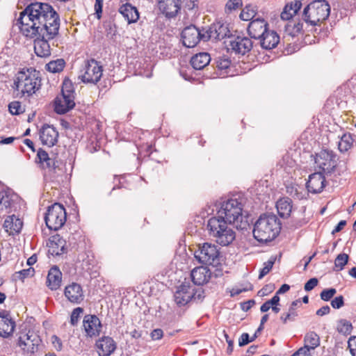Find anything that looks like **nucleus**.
Listing matches in <instances>:
<instances>
[{"label":"nucleus","instance_id":"obj_1","mask_svg":"<svg viewBox=\"0 0 356 356\" xmlns=\"http://www.w3.org/2000/svg\"><path fill=\"white\" fill-rule=\"evenodd\" d=\"M21 32L45 33L51 38L59 33L60 19L51 5L45 2L35 1L29 3L22 10L17 19Z\"/></svg>","mask_w":356,"mask_h":356},{"label":"nucleus","instance_id":"obj_2","mask_svg":"<svg viewBox=\"0 0 356 356\" xmlns=\"http://www.w3.org/2000/svg\"><path fill=\"white\" fill-rule=\"evenodd\" d=\"M245 199L243 197H232L220 202L217 217L208 220L207 229L210 236L222 246L229 245L235 239L234 231L227 224L242 221Z\"/></svg>","mask_w":356,"mask_h":356},{"label":"nucleus","instance_id":"obj_3","mask_svg":"<svg viewBox=\"0 0 356 356\" xmlns=\"http://www.w3.org/2000/svg\"><path fill=\"white\" fill-rule=\"evenodd\" d=\"M281 222L273 213L261 214L253 228L254 238L260 243L273 241L280 233Z\"/></svg>","mask_w":356,"mask_h":356},{"label":"nucleus","instance_id":"obj_4","mask_svg":"<svg viewBox=\"0 0 356 356\" xmlns=\"http://www.w3.org/2000/svg\"><path fill=\"white\" fill-rule=\"evenodd\" d=\"M330 6L326 0H314L305 7L302 19L305 29L311 28V31L316 32V26H320L329 17Z\"/></svg>","mask_w":356,"mask_h":356},{"label":"nucleus","instance_id":"obj_5","mask_svg":"<svg viewBox=\"0 0 356 356\" xmlns=\"http://www.w3.org/2000/svg\"><path fill=\"white\" fill-rule=\"evenodd\" d=\"M302 0H294L293 2L287 3L280 15L282 19L289 21L284 26V31L286 34L292 38L299 34H303L305 31H311V28L308 29H305V24L302 19V17H298L296 19L290 21L293 16L296 15L298 10L301 8L302 5Z\"/></svg>","mask_w":356,"mask_h":356},{"label":"nucleus","instance_id":"obj_6","mask_svg":"<svg viewBox=\"0 0 356 356\" xmlns=\"http://www.w3.org/2000/svg\"><path fill=\"white\" fill-rule=\"evenodd\" d=\"M41 79L38 76L36 71L30 72L20 71L16 75L13 88L17 92V97H29L32 96L40 88Z\"/></svg>","mask_w":356,"mask_h":356},{"label":"nucleus","instance_id":"obj_7","mask_svg":"<svg viewBox=\"0 0 356 356\" xmlns=\"http://www.w3.org/2000/svg\"><path fill=\"white\" fill-rule=\"evenodd\" d=\"M194 257L200 264L204 265L217 266L223 261L220 249L210 243L199 244L198 249L194 252Z\"/></svg>","mask_w":356,"mask_h":356},{"label":"nucleus","instance_id":"obj_8","mask_svg":"<svg viewBox=\"0 0 356 356\" xmlns=\"http://www.w3.org/2000/svg\"><path fill=\"white\" fill-rule=\"evenodd\" d=\"M66 220L67 213L62 204L56 202L48 207L44 221L49 229L58 230L65 225Z\"/></svg>","mask_w":356,"mask_h":356},{"label":"nucleus","instance_id":"obj_9","mask_svg":"<svg viewBox=\"0 0 356 356\" xmlns=\"http://www.w3.org/2000/svg\"><path fill=\"white\" fill-rule=\"evenodd\" d=\"M338 156L327 149H322L314 156V163L321 171L327 175H331L337 170Z\"/></svg>","mask_w":356,"mask_h":356},{"label":"nucleus","instance_id":"obj_10","mask_svg":"<svg viewBox=\"0 0 356 356\" xmlns=\"http://www.w3.org/2000/svg\"><path fill=\"white\" fill-rule=\"evenodd\" d=\"M35 163L40 164L43 170H47L52 181L63 173L62 168L59 167L58 161L51 158L49 154L42 148H39L35 157Z\"/></svg>","mask_w":356,"mask_h":356},{"label":"nucleus","instance_id":"obj_11","mask_svg":"<svg viewBox=\"0 0 356 356\" xmlns=\"http://www.w3.org/2000/svg\"><path fill=\"white\" fill-rule=\"evenodd\" d=\"M26 36L31 38H34V51L35 54L41 58H46L51 55V48L49 41L54 39L56 36L50 37L45 35L46 33L42 31H38V33L31 32H22Z\"/></svg>","mask_w":356,"mask_h":356},{"label":"nucleus","instance_id":"obj_12","mask_svg":"<svg viewBox=\"0 0 356 356\" xmlns=\"http://www.w3.org/2000/svg\"><path fill=\"white\" fill-rule=\"evenodd\" d=\"M203 31L204 29L200 30L193 24L185 27L181 33L183 45L187 48H193L195 47L200 40L204 41V37L207 33L206 31L202 32Z\"/></svg>","mask_w":356,"mask_h":356},{"label":"nucleus","instance_id":"obj_13","mask_svg":"<svg viewBox=\"0 0 356 356\" xmlns=\"http://www.w3.org/2000/svg\"><path fill=\"white\" fill-rule=\"evenodd\" d=\"M17 345L27 353H34L38 351L42 346V339L34 331L29 330L23 336L18 339Z\"/></svg>","mask_w":356,"mask_h":356},{"label":"nucleus","instance_id":"obj_14","mask_svg":"<svg viewBox=\"0 0 356 356\" xmlns=\"http://www.w3.org/2000/svg\"><path fill=\"white\" fill-rule=\"evenodd\" d=\"M81 81L86 83H97L102 76L103 67L95 59L87 60Z\"/></svg>","mask_w":356,"mask_h":356},{"label":"nucleus","instance_id":"obj_15","mask_svg":"<svg viewBox=\"0 0 356 356\" xmlns=\"http://www.w3.org/2000/svg\"><path fill=\"white\" fill-rule=\"evenodd\" d=\"M253 47V42L250 38L245 36H234L230 38L227 49L232 50L236 54L245 55Z\"/></svg>","mask_w":356,"mask_h":356},{"label":"nucleus","instance_id":"obj_16","mask_svg":"<svg viewBox=\"0 0 356 356\" xmlns=\"http://www.w3.org/2000/svg\"><path fill=\"white\" fill-rule=\"evenodd\" d=\"M206 33L207 35L204 37V42L209 40L212 38L217 40H221L226 37H228L229 39L232 37L230 35L228 25L220 22L213 23L206 31Z\"/></svg>","mask_w":356,"mask_h":356},{"label":"nucleus","instance_id":"obj_17","mask_svg":"<svg viewBox=\"0 0 356 356\" xmlns=\"http://www.w3.org/2000/svg\"><path fill=\"white\" fill-rule=\"evenodd\" d=\"M74 99V95L61 93L54 101V111L59 115L67 113L75 106Z\"/></svg>","mask_w":356,"mask_h":356},{"label":"nucleus","instance_id":"obj_18","mask_svg":"<svg viewBox=\"0 0 356 356\" xmlns=\"http://www.w3.org/2000/svg\"><path fill=\"white\" fill-rule=\"evenodd\" d=\"M325 173L322 172H316L309 176L306 183V188L309 193L316 194L323 191L326 186Z\"/></svg>","mask_w":356,"mask_h":356},{"label":"nucleus","instance_id":"obj_19","mask_svg":"<svg viewBox=\"0 0 356 356\" xmlns=\"http://www.w3.org/2000/svg\"><path fill=\"white\" fill-rule=\"evenodd\" d=\"M83 327L86 332V335L88 337H93L99 334L102 323L96 315L87 314L83 318Z\"/></svg>","mask_w":356,"mask_h":356},{"label":"nucleus","instance_id":"obj_20","mask_svg":"<svg viewBox=\"0 0 356 356\" xmlns=\"http://www.w3.org/2000/svg\"><path fill=\"white\" fill-rule=\"evenodd\" d=\"M268 24L264 19L257 17L252 19L248 26V33L251 38L259 40L268 31Z\"/></svg>","mask_w":356,"mask_h":356},{"label":"nucleus","instance_id":"obj_21","mask_svg":"<svg viewBox=\"0 0 356 356\" xmlns=\"http://www.w3.org/2000/svg\"><path fill=\"white\" fill-rule=\"evenodd\" d=\"M58 131L53 125L44 124L40 129V139L43 145L53 147L58 142Z\"/></svg>","mask_w":356,"mask_h":356},{"label":"nucleus","instance_id":"obj_22","mask_svg":"<svg viewBox=\"0 0 356 356\" xmlns=\"http://www.w3.org/2000/svg\"><path fill=\"white\" fill-rule=\"evenodd\" d=\"M47 246L49 248V253L53 256H60L67 252L66 241L59 234L51 236L49 238Z\"/></svg>","mask_w":356,"mask_h":356},{"label":"nucleus","instance_id":"obj_23","mask_svg":"<svg viewBox=\"0 0 356 356\" xmlns=\"http://www.w3.org/2000/svg\"><path fill=\"white\" fill-rule=\"evenodd\" d=\"M64 296L68 301L74 304H79L84 299L82 286L76 282H72L65 287Z\"/></svg>","mask_w":356,"mask_h":356},{"label":"nucleus","instance_id":"obj_24","mask_svg":"<svg viewBox=\"0 0 356 356\" xmlns=\"http://www.w3.org/2000/svg\"><path fill=\"white\" fill-rule=\"evenodd\" d=\"M95 345L99 356H110L116 349V343L110 337H101Z\"/></svg>","mask_w":356,"mask_h":356},{"label":"nucleus","instance_id":"obj_25","mask_svg":"<svg viewBox=\"0 0 356 356\" xmlns=\"http://www.w3.org/2000/svg\"><path fill=\"white\" fill-rule=\"evenodd\" d=\"M159 8L166 17L172 18L177 15L181 9L180 0H160Z\"/></svg>","mask_w":356,"mask_h":356},{"label":"nucleus","instance_id":"obj_26","mask_svg":"<svg viewBox=\"0 0 356 356\" xmlns=\"http://www.w3.org/2000/svg\"><path fill=\"white\" fill-rule=\"evenodd\" d=\"M62 282V273L57 266H52L47 274L46 285L51 291L58 290Z\"/></svg>","mask_w":356,"mask_h":356},{"label":"nucleus","instance_id":"obj_27","mask_svg":"<svg viewBox=\"0 0 356 356\" xmlns=\"http://www.w3.org/2000/svg\"><path fill=\"white\" fill-rule=\"evenodd\" d=\"M191 277L195 285L202 286L211 278V270L207 267H197L191 271Z\"/></svg>","mask_w":356,"mask_h":356},{"label":"nucleus","instance_id":"obj_28","mask_svg":"<svg viewBox=\"0 0 356 356\" xmlns=\"http://www.w3.org/2000/svg\"><path fill=\"white\" fill-rule=\"evenodd\" d=\"M15 327V322L9 314L0 313V336L8 337L13 334Z\"/></svg>","mask_w":356,"mask_h":356},{"label":"nucleus","instance_id":"obj_29","mask_svg":"<svg viewBox=\"0 0 356 356\" xmlns=\"http://www.w3.org/2000/svg\"><path fill=\"white\" fill-rule=\"evenodd\" d=\"M118 12L124 17L129 24L136 23L140 17L137 8L129 3L120 6Z\"/></svg>","mask_w":356,"mask_h":356},{"label":"nucleus","instance_id":"obj_30","mask_svg":"<svg viewBox=\"0 0 356 356\" xmlns=\"http://www.w3.org/2000/svg\"><path fill=\"white\" fill-rule=\"evenodd\" d=\"M190 288L189 284L185 283L178 286L174 295L175 301L178 306H184L191 300Z\"/></svg>","mask_w":356,"mask_h":356},{"label":"nucleus","instance_id":"obj_31","mask_svg":"<svg viewBox=\"0 0 356 356\" xmlns=\"http://www.w3.org/2000/svg\"><path fill=\"white\" fill-rule=\"evenodd\" d=\"M276 208L281 218H288L292 211L293 201L288 197H281L276 202Z\"/></svg>","mask_w":356,"mask_h":356},{"label":"nucleus","instance_id":"obj_32","mask_svg":"<svg viewBox=\"0 0 356 356\" xmlns=\"http://www.w3.org/2000/svg\"><path fill=\"white\" fill-rule=\"evenodd\" d=\"M18 199L17 194L9 188L0 191V205L3 206L6 209L13 207Z\"/></svg>","mask_w":356,"mask_h":356},{"label":"nucleus","instance_id":"obj_33","mask_svg":"<svg viewBox=\"0 0 356 356\" xmlns=\"http://www.w3.org/2000/svg\"><path fill=\"white\" fill-rule=\"evenodd\" d=\"M259 40L261 47L264 49L269 50L277 47L280 42V36L275 31L268 30Z\"/></svg>","mask_w":356,"mask_h":356},{"label":"nucleus","instance_id":"obj_34","mask_svg":"<svg viewBox=\"0 0 356 356\" xmlns=\"http://www.w3.org/2000/svg\"><path fill=\"white\" fill-rule=\"evenodd\" d=\"M210 61L211 57L209 54L200 52L191 57L190 63L193 69L200 70L207 67Z\"/></svg>","mask_w":356,"mask_h":356},{"label":"nucleus","instance_id":"obj_35","mask_svg":"<svg viewBox=\"0 0 356 356\" xmlns=\"http://www.w3.org/2000/svg\"><path fill=\"white\" fill-rule=\"evenodd\" d=\"M217 72H216L217 76H222V77L227 76L228 72L227 70L231 65V60L229 58L224 56L218 57L216 61Z\"/></svg>","mask_w":356,"mask_h":356},{"label":"nucleus","instance_id":"obj_36","mask_svg":"<svg viewBox=\"0 0 356 356\" xmlns=\"http://www.w3.org/2000/svg\"><path fill=\"white\" fill-rule=\"evenodd\" d=\"M305 210L306 208L303 207L300 211L291 216L290 222H289L290 227L297 229L307 223L308 221L305 218Z\"/></svg>","mask_w":356,"mask_h":356},{"label":"nucleus","instance_id":"obj_37","mask_svg":"<svg viewBox=\"0 0 356 356\" xmlns=\"http://www.w3.org/2000/svg\"><path fill=\"white\" fill-rule=\"evenodd\" d=\"M304 342L309 350H314L320 345V337L315 332H309L305 336Z\"/></svg>","mask_w":356,"mask_h":356},{"label":"nucleus","instance_id":"obj_38","mask_svg":"<svg viewBox=\"0 0 356 356\" xmlns=\"http://www.w3.org/2000/svg\"><path fill=\"white\" fill-rule=\"evenodd\" d=\"M65 66V61L63 58H58L51 60L45 65V70L51 73H59L62 72Z\"/></svg>","mask_w":356,"mask_h":356},{"label":"nucleus","instance_id":"obj_39","mask_svg":"<svg viewBox=\"0 0 356 356\" xmlns=\"http://www.w3.org/2000/svg\"><path fill=\"white\" fill-rule=\"evenodd\" d=\"M353 329L352 323L346 319H339L337 321V330L339 333L348 336L350 334Z\"/></svg>","mask_w":356,"mask_h":356},{"label":"nucleus","instance_id":"obj_40","mask_svg":"<svg viewBox=\"0 0 356 356\" xmlns=\"http://www.w3.org/2000/svg\"><path fill=\"white\" fill-rule=\"evenodd\" d=\"M352 135L350 133L343 134L339 143V149L341 152H346L351 148L353 143Z\"/></svg>","mask_w":356,"mask_h":356},{"label":"nucleus","instance_id":"obj_41","mask_svg":"<svg viewBox=\"0 0 356 356\" xmlns=\"http://www.w3.org/2000/svg\"><path fill=\"white\" fill-rule=\"evenodd\" d=\"M276 260V257H270V258L264 264V266L260 270L259 279H262L265 275H266L272 269L275 262Z\"/></svg>","mask_w":356,"mask_h":356},{"label":"nucleus","instance_id":"obj_42","mask_svg":"<svg viewBox=\"0 0 356 356\" xmlns=\"http://www.w3.org/2000/svg\"><path fill=\"white\" fill-rule=\"evenodd\" d=\"M349 259V256L346 253L339 254L335 259L334 266L337 270H341L346 265Z\"/></svg>","mask_w":356,"mask_h":356},{"label":"nucleus","instance_id":"obj_43","mask_svg":"<svg viewBox=\"0 0 356 356\" xmlns=\"http://www.w3.org/2000/svg\"><path fill=\"white\" fill-rule=\"evenodd\" d=\"M255 15L254 10L251 8L250 6H246L241 13L239 17L243 21H248L254 19Z\"/></svg>","mask_w":356,"mask_h":356},{"label":"nucleus","instance_id":"obj_44","mask_svg":"<svg viewBox=\"0 0 356 356\" xmlns=\"http://www.w3.org/2000/svg\"><path fill=\"white\" fill-rule=\"evenodd\" d=\"M61 93L66 94L68 95H74L75 91L72 83L68 80L65 79L61 88Z\"/></svg>","mask_w":356,"mask_h":356},{"label":"nucleus","instance_id":"obj_45","mask_svg":"<svg viewBox=\"0 0 356 356\" xmlns=\"http://www.w3.org/2000/svg\"><path fill=\"white\" fill-rule=\"evenodd\" d=\"M8 110L12 115H19L22 113L24 109L22 107L21 103L18 101H14L8 104Z\"/></svg>","mask_w":356,"mask_h":356},{"label":"nucleus","instance_id":"obj_46","mask_svg":"<svg viewBox=\"0 0 356 356\" xmlns=\"http://www.w3.org/2000/svg\"><path fill=\"white\" fill-rule=\"evenodd\" d=\"M336 293L337 290L334 288L325 289L321 292L320 297L323 301L327 302L331 300Z\"/></svg>","mask_w":356,"mask_h":356},{"label":"nucleus","instance_id":"obj_47","mask_svg":"<svg viewBox=\"0 0 356 356\" xmlns=\"http://www.w3.org/2000/svg\"><path fill=\"white\" fill-rule=\"evenodd\" d=\"M302 305L300 299L296 300L293 301L289 308V312L285 313L286 314H290L289 317L295 321L296 317L298 316V312H296V308L298 307H300Z\"/></svg>","mask_w":356,"mask_h":356},{"label":"nucleus","instance_id":"obj_48","mask_svg":"<svg viewBox=\"0 0 356 356\" xmlns=\"http://www.w3.org/2000/svg\"><path fill=\"white\" fill-rule=\"evenodd\" d=\"M83 312L82 307H76L73 309L70 316V323L72 325L75 326L77 325L80 314Z\"/></svg>","mask_w":356,"mask_h":356},{"label":"nucleus","instance_id":"obj_49","mask_svg":"<svg viewBox=\"0 0 356 356\" xmlns=\"http://www.w3.org/2000/svg\"><path fill=\"white\" fill-rule=\"evenodd\" d=\"M16 273L19 274V278L21 280H24L26 277H31L34 275L35 270L33 267H29L27 269H23L17 272Z\"/></svg>","mask_w":356,"mask_h":356},{"label":"nucleus","instance_id":"obj_50","mask_svg":"<svg viewBox=\"0 0 356 356\" xmlns=\"http://www.w3.org/2000/svg\"><path fill=\"white\" fill-rule=\"evenodd\" d=\"M242 5V0H229L225 5V9L232 11L240 8Z\"/></svg>","mask_w":356,"mask_h":356},{"label":"nucleus","instance_id":"obj_51","mask_svg":"<svg viewBox=\"0 0 356 356\" xmlns=\"http://www.w3.org/2000/svg\"><path fill=\"white\" fill-rule=\"evenodd\" d=\"M344 305V298L343 296L335 297L331 300V306L334 309H340Z\"/></svg>","mask_w":356,"mask_h":356},{"label":"nucleus","instance_id":"obj_52","mask_svg":"<svg viewBox=\"0 0 356 356\" xmlns=\"http://www.w3.org/2000/svg\"><path fill=\"white\" fill-rule=\"evenodd\" d=\"M318 284V280L316 277L309 279L304 286V289L306 291H310L314 289Z\"/></svg>","mask_w":356,"mask_h":356},{"label":"nucleus","instance_id":"obj_53","mask_svg":"<svg viewBox=\"0 0 356 356\" xmlns=\"http://www.w3.org/2000/svg\"><path fill=\"white\" fill-rule=\"evenodd\" d=\"M193 291V292H191V300L194 299L202 301L204 298V291L202 288Z\"/></svg>","mask_w":356,"mask_h":356},{"label":"nucleus","instance_id":"obj_54","mask_svg":"<svg viewBox=\"0 0 356 356\" xmlns=\"http://www.w3.org/2000/svg\"><path fill=\"white\" fill-rule=\"evenodd\" d=\"M103 2L104 0H95V11L97 18L100 19L102 17V10H103Z\"/></svg>","mask_w":356,"mask_h":356},{"label":"nucleus","instance_id":"obj_55","mask_svg":"<svg viewBox=\"0 0 356 356\" xmlns=\"http://www.w3.org/2000/svg\"><path fill=\"white\" fill-rule=\"evenodd\" d=\"M23 226L22 221L19 219L15 217V219L13 220V223L10 226V229L16 233H19Z\"/></svg>","mask_w":356,"mask_h":356},{"label":"nucleus","instance_id":"obj_56","mask_svg":"<svg viewBox=\"0 0 356 356\" xmlns=\"http://www.w3.org/2000/svg\"><path fill=\"white\" fill-rule=\"evenodd\" d=\"M215 269L213 271H211V277H214L216 278L220 277L223 275V269L222 268V262L217 266H212Z\"/></svg>","mask_w":356,"mask_h":356},{"label":"nucleus","instance_id":"obj_57","mask_svg":"<svg viewBox=\"0 0 356 356\" xmlns=\"http://www.w3.org/2000/svg\"><path fill=\"white\" fill-rule=\"evenodd\" d=\"M252 341H253V340H252V337H250L249 334L243 333L238 339V345L239 346H244Z\"/></svg>","mask_w":356,"mask_h":356},{"label":"nucleus","instance_id":"obj_58","mask_svg":"<svg viewBox=\"0 0 356 356\" xmlns=\"http://www.w3.org/2000/svg\"><path fill=\"white\" fill-rule=\"evenodd\" d=\"M291 356H312V355L310 353V350L307 348V346H304L303 347L299 348Z\"/></svg>","mask_w":356,"mask_h":356},{"label":"nucleus","instance_id":"obj_59","mask_svg":"<svg viewBox=\"0 0 356 356\" xmlns=\"http://www.w3.org/2000/svg\"><path fill=\"white\" fill-rule=\"evenodd\" d=\"M51 342H52L54 347L55 348V349L57 351H60L62 350V348H63L62 341L58 337H57L56 335H53L51 337Z\"/></svg>","mask_w":356,"mask_h":356},{"label":"nucleus","instance_id":"obj_60","mask_svg":"<svg viewBox=\"0 0 356 356\" xmlns=\"http://www.w3.org/2000/svg\"><path fill=\"white\" fill-rule=\"evenodd\" d=\"M348 348L352 356H356V337H350L348 341Z\"/></svg>","mask_w":356,"mask_h":356},{"label":"nucleus","instance_id":"obj_61","mask_svg":"<svg viewBox=\"0 0 356 356\" xmlns=\"http://www.w3.org/2000/svg\"><path fill=\"white\" fill-rule=\"evenodd\" d=\"M198 0H188L185 3V8L188 10H193L198 8Z\"/></svg>","mask_w":356,"mask_h":356},{"label":"nucleus","instance_id":"obj_62","mask_svg":"<svg viewBox=\"0 0 356 356\" xmlns=\"http://www.w3.org/2000/svg\"><path fill=\"white\" fill-rule=\"evenodd\" d=\"M163 335V332L161 329H154L151 332V337L152 340H159L162 338Z\"/></svg>","mask_w":356,"mask_h":356},{"label":"nucleus","instance_id":"obj_63","mask_svg":"<svg viewBox=\"0 0 356 356\" xmlns=\"http://www.w3.org/2000/svg\"><path fill=\"white\" fill-rule=\"evenodd\" d=\"M280 298L277 293H275L271 299L267 300L268 305H270L271 307L273 306H278L280 305Z\"/></svg>","mask_w":356,"mask_h":356},{"label":"nucleus","instance_id":"obj_64","mask_svg":"<svg viewBox=\"0 0 356 356\" xmlns=\"http://www.w3.org/2000/svg\"><path fill=\"white\" fill-rule=\"evenodd\" d=\"M330 312V307L328 305H325L318 309L316 312V315L323 316L328 314Z\"/></svg>","mask_w":356,"mask_h":356}]
</instances>
